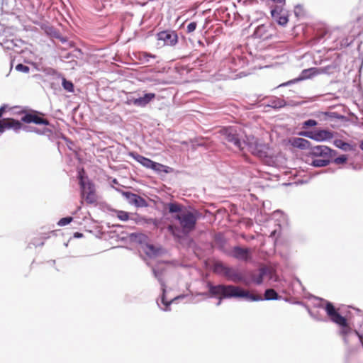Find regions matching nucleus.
<instances>
[{"instance_id":"a19ab883","label":"nucleus","mask_w":363,"mask_h":363,"mask_svg":"<svg viewBox=\"0 0 363 363\" xmlns=\"http://www.w3.org/2000/svg\"><path fill=\"white\" fill-rule=\"evenodd\" d=\"M347 157L345 155H342L341 156H339L337 157H335L333 160V162L337 164H344L347 162Z\"/></svg>"},{"instance_id":"423d86ee","label":"nucleus","mask_w":363,"mask_h":363,"mask_svg":"<svg viewBox=\"0 0 363 363\" xmlns=\"http://www.w3.org/2000/svg\"><path fill=\"white\" fill-rule=\"evenodd\" d=\"M329 38L332 39L334 43L333 49L347 48L354 41L353 36L346 35V33L339 28H334L331 31Z\"/></svg>"},{"instance_id":"b1692460","label":"nucleus","mask_w":363,"mask_h":363,"mask_svg":"<svg viewBox=\"0 0 363 363\" xmlns=\"http://www.w3.org/2000/svg\"><path fill=\"white\" fill-rule=\"evenodd\" d=\"M259 296V295H257ZM259 297L262 298L261 301L266 300H279L281 296L278 294V293L273 289H267L264 291V297L262 298L261 296Z\"/></svg>"},{"instance_id":"0eeeda50","label":"nucleus","mask_w":363,"mask_h":363,"mask_svg":"<svg viewBox=\"0 0 363 363\" xmlns=\"http://www.w3.org/2000/svg\"><path fill=\"white\" fill-rule=\"evenodd\" d=\"M174 218L179 221L185 235H188L195 229L198 220L197 216L191 211L177 214Z\"/></svg>"},{"instance_id":"7c9ffc66","label":"nucleus","mask_w":363,"mask_h":363,"mask_svg":"<svg viewBox=\"0 0 363 363\" xmlns=\"http://www.w3.org/2000/svg\"><path fill=\"white\" fill-rule=\"evenodd\" d=\"M334 145L337 147H338L344 151L350 150L352 149V145L350 144H349L342 140H340V139L335 140L334 141Z\"/></svg>"},{"instance_id":"ddd939ff","label":"nucleus","mask_w":363,"mask_h":363,"mask_svg":"<svg viewBox=\"0 0 363 363\" xmlns=\"http://www.w3.org/2000/svg\"><path fill=\"white\" fill-rule=\"evenodd\" d=\"M317 74H318V71H317L316 68H310V69H303L301 72V74L298 78H296L294 79L289 80L286 82L282 83L279 86V87L289 86V85L294 84L297 82L310 79L312 77L315 76Z\"/></svg>"},{"instance_id":"864d4df0","label":"nucleus","mask_w":363,"mask_h":363,"mask_svg":"<svg viewBox=\"0 0 363 363\" xmlns=\"http://www.w3.org/2000/svg\"><path fill=\"white\" fill-rule=\"evenodd\" d=\"M59 39H60L62 43H64V42H66V41H67L66 38H64V37H62L60 34V38H59Z\"/></svg>"},{"instance_id":"a211bd4d","label":"nucleus","mask_w":363,"mask_h":363,"mask_svg":"<svg viewBox=\"0 0 363 363\" xmlns=\"http://www.w3.org/2000/svg\"><path fill=\"white\" fill-rule=\"evenodd\" d=\"M130 155L138 162H139L140 164H142L143 167L151 169L153 167V165L155 164V161H152V160L147 158L143 155H140L136 152H130Z\"/></svg>"},{"instance_id":"1a4fd4ad","label":"nucleus","mask_w":363,"mask_h":363,"mask_svg":"<svg viewBox=\"0 0 363 363\" xmlns=\"http://www.w3.org/2000/svg\"><path fill=\"white\" fill-rule=\"evenodd\" d=\"M157 44L160 46H174L178 42V35L176 31L166 30L157 34Z\"/></svg>"},{"instance_id":"c9c22d12","label":"nucleus","mask_w":363,"mask_h":363,"mask_svg":"<svg viewBox=\"0 0 363 363\" xmlns=\"http://www.w3.org/2000/svg\"><path fill=\"white\" fill-rule=\"evenodd\" d=\"M62 86L63 88L69 92L74 91V84L72 82L67 81L66 79L63 78L62 79Z\"/></svg>"},{"instance_id":"f3484780","label":"nucleus","mask_w":363,"mask_h":363,"mask_svg":"<svg viewBox=\"0 0 363 363\" xmlns=\"http://www.w3.org/2000/svg\"><path fill=\"white\" fill-rule=\"evenodd\" d=\"M283 5H277L274 8L271 10V15L273 18L276 19L278 24L281 26H285L287 24L289 19L287 16H280V13L282 11Z\"/></svg>"},{"instance_id":"ea45409f","label":"nucleus","mask_w":363,"mask_h":363,"mask_svg":"<svg viewBox=\"0 0 363 363\" xmlns=\"http://www.w3.org/2000/svg\"><path fill=\"white\" fill-rule=\"evenodd\" d=\"M308 313L310 315L314 318L315 320H319V321H325L326 320L325 318H323L318 315V311L315 310H309Z\"/></svg>"},{"instance_id":"6e6d98bb","label":"nucleus","mask_w":363,"mask_h":363,"mask_svg":"<svg viewBox=\"0 0 363 363\" xmlns=\"http://www.w3.org/2000/svg\"><path fill=\"white\" fill-rule=\"evenodd\" d=\"M297 9H301V6H297L296 7V9H295V14H296V16H298Z\"/></svg>"},{"instance_id":"603ef678","label":"nucleus","mask_w":363,"mask_h":363,"mask_svg":"<svg viewBox=\"0 0 363 363\" xmlns=\"http://www.w3.org/2000/svg\"><path fill=\"white\" fill-rule=\"evenodd\" d=\"M352 169H354V170H359V169H361V166L357 167V165H354V164H352Z\"/></svg>"},{"instance_id":"5fc2aeb1","label":"nucleus","mask_w":363,"mask_h":363,"mask_svg":"<svg viewBox=\"0 0 363 363\" xmlns=\"http://www.w3.org/2000/svg\"><path fill=\"white\" fill-rule=\"evenodd\" d=\"M74 236L77 237V238H81V237H82V234L79 233H76L74 234Z\"/></svg>"},{"instance_id":"2eb2a0df","label":"nucleus","mask_w":363,"mask_h":363,"mask_svg":"<svg viewBox=\"0 0 363 363\" xmlns=\"http://www.w3.org/2000/svg\"><path fill=\"white\" fill-rule=\"evenodd\" d=\"M270 28L271 26L268 24L259 25L255 28L252 34V36L255 38H259L262 40L267 39L271 35V33H269Z\"/></svg>"},{"instance_id":"37998d69","label":"nucleus","mask_w":363,"mask_h":363,"mask_svg":"<svg viewBox=\"0 0 363 363\" xmlns=\"http://www.w3.org/2000/svg\"><path fill=\"white\" fill-rule=\"evenodd\" d=\"M16 69L18 72L28 73L30 71V68L28 66H26L23 64H18L16 67Z\"/></svg>"},{"instance_id":"5701e85b","label":"nucleus","mask_w":363,"mask_h":363,"mask_svg":"<svg viewBox=\"0 0 363 363\" xmlns=\"http://www.w3.org/2000/svg\"><path fill=\"white\" fill-rule=\"evenodd\" d=\"M23 125L21 121L14 120L13 118H4V130L12 128L15 130H20Z\"/></svg>"},{"instance_id":"c03bdc74","label":"nucleus","mask_w":363,"mask_h":363,"mask_svg":"<svg viewBox=\"0 0 363 363\" xmlns=\"http://www.w3.org/2000/svg\"><path fill=\"white\" fill-rule=\"evenodd\" d=\"M336 69V66L328 65V66L323 67L321 69L323 73L331 74L333 72V69Z\"/></svg>"},{"instance_id":"72a5a7b5","label":"nucleus","mask_w":363,"mask_h":363,"mask_svg":"<svg viewBox=\"0 0 363 363\" xmlns=\"http://www.w3.org/2000/svg\"><path fill=\"white\" fill-rule=\"evenodd\" d=\"M228 267L223 264L221 262H216L214 264L213 270L216 273L220 274L225 275V272L227 271Z\"/></svg>"},{"instance_id":"e433bc0d","label":"nucleus","mask_w":363,"mask_h":363,"mask_svg":"<svg viewBox=\"0 0 363 363\" xmlns=\"http://www.w3.org/2000/svg\"><path fill=\"white\" fill-rule=\"evenodd\" d=\"M115 213L121 220L126 221L129 220V213L128 212L115 210Z\"/></svg>"},{"instance_id":"4468645a","label":"nucleus","mask_w":363,"mask_h":363,"mask_svg":"<svg viewBox=\"0 0 363 363\" xmlns=\"http://www.w3.org/2000/svg\"><path fill=\"white\" fill-rule=\"evenodd\" d=\"M334 134L332 131L325 129L315 130L313 131V139L315 141L322 142L330 140L333 138Z\"/></svg>"},{"instance_id":"9b49d317","label":"nucleus","mask_w":363,"mask_h":363,"mask_svg":"<svg viewBox=\"0 0 363 363\" xmlns=\"http://www.w3.org/2000/svg\"><path fill=\"white\" fill-rule=\"evenodd\" d=\"M156 95L154 93H146L143 96L135 98L130 96L127 98L126 103L129 105H134L138 107L146 106L152 100L155 98Z\"/></svg>"},{"instance_id":"8fccbe9b","label":"nucleus","mask_w":363,"mask_h":363,"mask_svg":"<svg viewBox=\"0 0 363 363\" xmlns=\"http://www.w3.org/2000/svg\"><path fill=\"white\" fill-rule=\"evenodd\" d=\"M4 130V119L0 120V132H3Z\"/></svg>"},{"instance_id":"6e6552de","label":"nucleus","mask_w":363,"mask_h":363,"mask_svg":"<svg viewBox=\"0 0 363 363\" xmlns=\"http://www.w3.org/2000/svg\"><path fill=\"white\" fill-rule=\"evenodd\" d=\"M21 113H24L23 116L21 117V121L26 123H35L37 125H50V122L48 119L44 118V113L36 111H31L30 112H26L22 111Z\"/></svg>"},{"instance_id":"4be33fe9","label":"nucleus","mask_w":363,"mask_h":363,"mask_svg":"<svg viewBox=\"0 0 363 363\" xmlns=\"http://www.w3.org/2000/svg\"><path fill=\"white\" fill-rule=\"evenodd\" d=\"M286 106V102L284 99L274 97L271 99L268 104H267V106L272 108L274 109H279L281 108H283Z\"/></svg>"},{"instance_id":"13d9d810","label":"nucleus","mask_w":363,"mask_h":363,"mask_svg":"<svg viewBox=\"0 0 363 363\" xmlns=\"http://www.w3.org/2000/svg\"><path fill=\"white\" fill-rule=\"evenodd\" d=\"M114 227H115V228H121V226H120V225H116V224L114 225Z\"/></svg>"},{"instance_id":"2f4dec72","label":"nucleus","mask_w":363,"mask_h":363,"mask_svg":"<svg viewBox=\"0 0 363 363\" xmlns=\"http://www.w3.org/2000/svg\"><path fill=\"white\" fill-rule=\"evenodd\" d=\"M132 205H134L138 208H142L147 207L148 206V203L144 198L137 194L133 200V203Z\"/></svg>"},{"instance_id":"4c0bfd02","label":"nucleus","mask_w":363,"mask_h":363,"mask_svg":"<svg viewBox=\"0 0 363 363\" xmlns=\"http://www.w3.org/2000/svg\"><path fill=\"white\" fill-rule=\"evenodd\" d=\"M156 57L154 55L147 52H142L140 54V60L144 61L145 62H150L151 59H155Z\"/></svg>"},{"instance_id":"a18cd8bd","label":"nucleus","mask_w":363,"mask_h":363,"mask_svg":"<svg viewBox=\"0 0 363 363\" xmlns=\"http://www.w3.org/2000/svg\"><path fill=\"white\" fill-rule=\"evenodd\" d=\"M196 26H197V24L196 22L189 23L186 27L187 33H191V32L194 31L195 29L196 28Z\"/></svg>"},{"instance_id":"de8ad7c7","label":"nucleus","mask_w":363,"mask_h":363,"mask_svg":"<svg viewBox=\"0 0 363 363\" xmlns=\"http://www.w3.org/2000/svg\"><path fill=\"white\" fill-rule=\"evenodd\" d=\"M301 136L306 137L313 139V131H301L298 133Z\"/></svg>"},{"instance_id":"09e8293b","label":"nucleus","mask_w":363,"mask_h":363,"mask_svg":"<svg viewBox=\"0 0 363 363\" xmlns=\"http://www.w3.org/2000/svg\"><path fill=\"white\" fill-rule=\"evenodd\" d=\"M6 108L7 106L6 105H4L0 108V118H1L3 113L5 112Z\"/></svg>"},{"instance_id":"a878e982","label":"nucleus","mask_w":363,"mask_h":363,"mask_svg":"<svg viewBox=\"0 0 363 363\" xmlns=\"http://www.w3.org/2000/svg\"><path fill=\"white\" fill-rule=\"evenodd\" d=\"M152 169L157 174H160L162 172L168 174V173H172L173 172V168L166 166V165H164L162 164L156 162H155Z\"/></svg>"},{"instance_id":"f03ea898","label":"nucleus","mask_w":363,"mask_h":363,"mask_svg":"<svg viewBox=\"0 0 363 363\" xmlns=\"http://www.w3.org/2000/svg\"><path fill=\"white\" fill-rule=\"evenodd\" d=\"M244 147L253 155L259 157L266 163L272 162V150L268 145L261 143L254 136L247 137Z\"/></svg>"},{"instance_id":"4d7b16f0","label":"nucleus","mask_w":363,"mask_h":363,"mask_svg":"<svg viewBox=\"0 0 363 363\" xmlns=\"http://www.w3.org/2000/svg\"><path fill=\"white\" fill-rule=\"evenodd\" d=\"M359 147L363 150V140L361 142Z\"/></svg>"},{"instance_id":"6ab92c4d","label":"nucleus","mask_w":363,"mask_h":363,"mask_svg":"<svg viewBox=\"0 0 363 363\" xmlns=\"http://www.w3.org/2000/svg\"><path fill=\"white\" fill-rule=\"evenodd\" d=\"M289 142L293 147L301 150L309 149L311 147V142L302 138H293Z\"/></svg>"},{"instance_id":"58836bf2","label":"nucleus","mask_w":363,"mask_h":363,"mask_svg":"<svg viewBox=\"0 0 363 363\" xmlns=\"http://www.w3.org/2000/svg\"><path fill=\"white\" fill-rule=\"evenodd\" d=\"M318 122L315 120L313 119H308L307 121H305L302 123V128H308L309 127H313L317 125Z\"/></svg>"},{"instance_id":"79ce46f5","label":"nucleus","mask_w":363,"mask_h":363,"mask_svg":"<svg viewBox=\"0 0 363 363\" xmlns=\"http://www.w3.org/2000/svg\"><path fill=\"white\" fill-rule=\"evenodd\" d=\"M73 220V218L72 217H65V218H61L59 221H58V225L60 226H64V225H66L69 223H70Z\"/></svg>"},{"instance_id":"bf43d9fd","label":"nucleus","mask_w":363,"mask_h":363,"mask_svg":"<svg viewBox=\"0 0 363 363\" xmlns=\"http://www.w3.org/2000/svg\"><path fill=\"white\" fill-rule=\"evenodd\" d=\"M114 72H118V69H116V68L115 67Z\"/></svg>"},{"instance_id":"bb28decb","label":"nucleus","mask_w":363,"mask_h":363,"mask_svg":"<svg viewBox=\"0 0 363 363\" xmlns=\"http://www.w3.org/2000/svg\"><path fill=\"white\" fill-rule=\"evenodd\" d=\"M115 190L118 194H121L123 198H124L130 204H133V200L136 196V194L132 193L129 191H123L121 189H118L115 188Z\"/></svg>"},{"instance_id":"7ed1b4c3","label":"nucleus","mask_w":363,"mask_h":363,"mask_svg":"<svg viewBox=\"0 0 363 363\" xmlns=\"http://www.w3.org/2000/svg\"><path fill=\"white\" fill-rule=\"evenodd\" d=\"M152 271L153 273L154 277L157 279L159 283L161 285V290H162V296H161V302L163 304L164 307H161V309L163 311H169V306L172 303H177V301L180 299H184L186 295H179L174 298L171 299L170 301H167L165 297L166 294V284L165 281L164 280V276L166 272V269L163 266H155L152 267Z\"/></svg>"},{"instance_id":"49530a36","label":"nucleus","mask_w":363,"mask_h":363,"mask_svg":"<svg viewBox=\"0 0 363 363\" xmlns=\"http://www.w3.org/2000/svg\"><path fill=\"white\" fill-rule=\"evenodd\" d=\"M324 115L329 118H340L341 116L335 112H325Z\"/></svg>"},{"instance_id":"9d476101","label":"nucleus","mask_w":363,"mask_h":363,"mask_svg":"<svg viewBox=\"0 0 363 363\" xmlns=\"http://www.w3.org/2000/svg\"><path fill=\"white\" fill-rule=\"evenodd\" d=\"M308 153L314 157H334L337 152L326 145L311 146Z\"/></svg>"},{"instance_id":"39448f33","label":"nucleus","mask_w":363,"mask_h":363,"mask_svg":"<svg viewBox=\"0 0 363 363\" xmlns=\"http://www.w3.org/2000/svg\"><path fill=\"white\" fill-rule=\"evenodd\" d=\"M220 132L226 145H231L238 150H242L245 148L244 141L241 140L237 127L223 128Z\"/></svg>"},{"instance_id":"f257e3e1","label":"nucleus","mask_w":363,"mask_h":363,"mask_svg":"<svg viewBox=\"0 0 363 363\" xmlns=\"http://www.w3.org/2000/svg\"><path fill=\"white\" fill-rule=\"evenodd\" d=\"M207 287L211 297H218L217 306L221 304L222 299L223 298H245L250 301H259V300H262L259 296L252 294L248 291L233 285H213L211 282H208Z\"/></svg>"},{"instance_id":"393cba45","label":"nucleus","mask_w":363,"mask_h":363,"mask_svg":"<svg viewBox=\"0 0 363 363\" xmlns=\"http://www.w3.org/2000/svg\"><path fill=\"white\" fill-rule=\"evenodd\" d=\"M269 269L267 267H262L259 269L258 275L252 276L253 281L257 285H260L263 282L264 277L269 273Z\"/></svg>"},{"instance_id":"052dcab7","label":"nucleus","mask_w":363,"mask_h":363,"mask_svg":"<svg viewBox=\"0 0 363 363\" xmlns=\"http://www.w3.org/2000/svg\"><path fill=\"white\" fill-rule=\"evenodd\" d=\"M47 130H48L49 133H52V130H50V129L48 130V129H47Z\"/></svg>"},{"instance_id":"473e14b6","label":"nucleus","mask_w":363,"mask_h":363,"mask_svg":"<svg viewBox=\"0 0 363 363\" xmlns=\"http://www.w3.org/2000/svg\"><path fill=\"white\" fill-rule=\"evenodd\" d=\"M131 220H133V218H131ZM134 220L137 223H147V224H152L155 227H157L158 221L156 219L153 218H134Z\"/></svg>"},{"instance_id":"aec40b11","label":"nucleus","mask_w":363,"mask_h":363,"mask_svg":"<svg viewBox=\"0 0 363 363\" xmlns=\"http://www.w3.org/2000/svg\"><path fill=\"white\" fill-rule=\"evenodd\" d=\"M224 63H230L231 65H230L229 69L232 71H235L238 68L242 67L245 64V62L239 57H235L234 56H231L229 59L225 60Z\"/></svg>"},{"instance_id":"f8f14e48","label":"nucleus","mask_w":363,"mask_h":363,"mask_svg":"<svg viewBox=\"0 0 363 363\" xmlns=\"http://www.w3.org/2000/svg\"><path fill=\"white\" fill-rule=\"evenodd\" d=\"M229 255L240 261H247L251 259V250L248 248L235 246Z\"/></svg>"},{"instance_id":"f704fd0d","label":"nucleus","mask_w":363,"mask_h":363,"mask_svg":"<svg viewBox=\"0 0 363 363\" xmlns=\"http://www.w3.org/2000/svg\"><path fill=\"white\" fill-rule=\"evenodd\" d=\"M167 206L169 212L171 213H180L182 210V205L177 203H169Z\"/></svg>"},{"instance_id":"dca6fc26","label":"nucleus","mask_w":363,"mask_h":363,"mask_svg":"<svg viewBox=\"0 0 363 363\" xmlns=\"http://www.w3.org/2000/svg\"><path fill=\"white\" fill-rule=\"evenodd\" d=\"M224 276L227 278L228 280L232 281L235 283H247L244 277L238 270L230 267H228Z\"/></svg>"},{"instance_id":"20e7f679","label":"nucleus","mask_w":363,"mask_h":363,"mask_svg":"<svg viewBox=\"0 0 363 363\" xmlns=\"http://www.w3.org/2000/svg\"><path fill=\"white\" fill-rule=\"evenodd\" d=\"M79 185L81 188L82 199L89 205H96L98 201V196L94 186L89 181L84 178L82 172H79Z\"/></svg>"},{"instance_id":"3c124183","label":"nucleus","mask_w":363,"mask_h":363,"mask_svg":"<svg viewBox=\"0 0 363 363\" xmlns=\"http://www.w3.org/2000/svg\"><path fill=\"white\" fill-rule=\"evenodd\" d=\"M196 295L197 296H206L209 295V291L208 293L207 292H199V293H197Z\"/></svg>"},{"instance_id":"412c9836","label":"nucleus","mask_w":363,"mask_h":363,"mask_svg":"<svg viewBox=\"0 0 363 363\" xmlns=\"http://www.w3.org/2000/svg\"><path fill=\"white\" fill-rule=\"evenodd\" d=\"M167 230L172 234V235L176 239V240H180L183 238L184 235V232L183 231V228L174 225H169L167 226Z\"/></svg>"},{"instance_id":"c756f323","label":"nucleus","mask_w":363,"mask_h":363,"mask_svg":"<svg viewBox=\"0 0 363 363\" xmlns=\"http://www.w3.org/2000/svg\"><path fill=\"white\" fill-rule=\"evenodd\" d=\"M41 28L44 30L45 32L50 36L55 38H60V33L52 26H50L48 24H43L41 26Z\"/></svg>"},{"instance_id":"c85d7f7f","label":"nucleus","mask_w":363,"mask_h":363,"mask_svg":"<svg viewBox=\"0 0 363 363\" xmlns=\"http://www.w3.org/2000/svg\"><path fill=\"white\" fill-rule=\"evenodd\" d=\"M160 248L155 247L153 245L147 244L144 247L145 253L150 257H156L160 253Z\"/></svg>"},{"instance_id":"cd10ccee","label":"nucleus","mask_w":363,"mask_h":363,"mask_svg":"<svg viewBox=\"0 0 363 363\" xmlns=\"http://www.w3.org/2000/svg\"><path fill=\"white\" fill-rule=\"evenodd\" d=\"M333 157H323V158H318L314 159L311 162V164L315 167H326L331 162V159Z\"/></svg>"}]
</instances>
